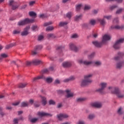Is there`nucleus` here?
<instances>
[{
    "mask_svg": "<svg viewBox=\"0 0 124 124\" xmlns=\"http://www.w3.org/2000/svg\"><path fill=\"white\" fill-rule=\"evenodd\" d=\"M38 115L40 117H52V114L44 112H38Z\"/></svg>",
    "mask_w": 124,
    "mask_h": 124,
    "instance_id": "f8f14e48",
    "label": "nucleus"
},
{
    "mask_svg": "<svg viewBox=\"0 0 124 124\" xmlns=\"http://www.w3.org/2000/svg\"><path fill=\"white\" fill-rule=\"evenodd\" d=\"M46 83L50 84L53 82V78H47L46 79Z\"/></svg>",
    "mask_w": 124,
    "mask_h": 124,
    "instance_id": "7c9ffc66",
    "label": "nucleus"
},
{
    "mask_svg": "<svg viewBox=\"0 0 124 124\" xmlns=\"http://www.w3.org/2000/svg\"><path fill=\"white\" fill-rule=\"evenodd\" d=\"M22 120V118H15L13 121V124H18L19 121Z\"/></svg>",
    "mask_w": 124,
    "mask_h": 124,
    "instance_id": "393cba45",
    "label": "nucleus"
},
{
    "mask_svg": "<svg viewBox=\"0 0 124 124\" xmlns=\"http://www.w3.org/2000/svg\"><path fill=\"white\" fill-rule=\"evenodd\" d=\"M29 15L31 17H34V18H36V13H35L33 12H29Z\"/></svg>",
    "mask_w": 124,
    "mask_h": 124,
    "instance_id": "f704fd0d",
    "label": "nucleus"
},
{
    "mask_svg": "<svg viewBox=\"0 0 124 124\" xmlns=\"http://www.w3.org/2000/svg\"><path fill=\"white\" fill-rule=\"evenodd\" d=\"M78 37V35L77 34H73L71 36V38H77Z\"/></svg>",
    "mask_w": 124,
    "mask_h": 124,
    "instance_id": "5fc2aeb1",
    "label": "nucleus"
},
{
    "mask_svg": "<svg viewBox=\"0 0 124 124\" xmlns=\"http://www.w3.org/2000/svg\"><path fill=\"white\" fill-rule=\"evenodd\" d=\"M124 38L117 40L113 45V48L116 49H120L121 48V43H124Z\"/></svg>",
    "mask_w": 124,
    "mask_h": 124,
    "instance_id": "39448f33",
    "label": "nucleus"
},
{
    "mask_svg": "<svg viewBox=\"0 0 124 124\" xmlns=\"http://www.w3.org/2000/svg\"><path fill=\"white\" fill-rule=\"evenodd\" d=\"M5 58H7V54L5 53H2L0 56V62L2 61L3 59H5Z\"/></svg>",
    "mask_w": 124,
    "mask_h": 124,
    "instance_id": "b1692460",
    "label": "nucleus"
},
{
    "mask_svg": "<svg viewBox=\"0 0 124 124\" xmlns=\"http://www.w3.org/2000/svg\"><path fill=\"white\" fill-rule=\"evenodd\" d=\"M62 65L63 67H64L65 68H67L68 67H70L72 64H71V62H63L62 63Z\"/></svg>",
    "mask_w": 124,
    "mask_h": 124,
    "instance_id": "dca6fc26",
    "label": "nucleus"
},
{
    "mask_svg": "<svg viewBox=\"0 0 124 124\" xmlns=\"http://www.w3.org/2000/svg\"><path fill=\"white\" fill-rule=\"evenodd\" d=\"M75 78L74 77H70V78H66L63 80V82L64 83H67L68 82H70V81H73V80H75Z\"/></svg>",
    "mask_w": 124,
    "mask_h": 124,
    "instance_id": "4be33fe9",
    "label": "nucleus"
},
{
    "mask_svg": "<svg viewBox=\"0 0 124 124\" xmlns=\"http://www.w3.org/2000/svg\"><path fill=\"white\" fill-rule=\"evenodd\" d=\"M39 97H41L42 101V104L44 105V106H45L46 104H47V99L46 97L43 96L41 95H39Z\"/></svg>",
    "mask_w": 124,
    "mask_h": 124,
    "instance_id": "f3484780",
    "label": "nucleus"
},
{
    "mask_svg": "<svg viewBox=\"0 0 124 124\" xmlns=\"http://www.w3.org/2000/svg\"><path fill=\"white\" fill-rule=\"evenodd\" d=\"M47 37L48 38H55L56 37V36H55V34H47Z\"/></svg>",
    "mask_w": 124,
    "mask_h": 124,
    "instance_id": "c9c22d12",
    "label": "nucleus"
},
{
    "mask_svg": "<svg viewBox=\"0 0 124 124\" xmlns=\"http://www.w3.org/2000/svg\"><path fill=\"white\" fill-rule=\"evenodd\" d=\"M78 124H85V122L83 121H79Z\"/></svg>",
    "mask_w": 124,
    "mask_h": 124,
    "instance_id": "774afa93",
    "label": "nucleus"
},
{
    "mask_svg": "<svg viewBox=\"0 0 124 124\" xmlns=\"http://www.w3.org/2000/svg\"><path fill=\"white\" fill-rule=\"evenodd\" d=\"M35 3V1H31L30 2L29 4H30V5L31 6V5H33V4H34Z\"/></svg>",
    "mask_w": 124,
    "mask_h": 124,
    "instance_id": "680f3d73",
    "label": "nucleus"
},
{
    "mask_svg": "<svg viewBox=\"0 0 124 124\" xmlns=\"http://www.w3.org/2000/svg\"><path fill=\"white\" fill-rule=\"evenodd\" d=\"M65 93H66V97L67 98H69V97H73V93H71V91L69 90H66L65 91Z\"/></svg>",
    "mask_w": 124,
    "mask_h": 124,
    "instance_id": "6ab92c4d",
    "label": "nucleus"
},
{
    "mask_svg": "<svg viewBox=\"0 0 124 124\" xmlns=\"http://www.w3.org/2000/svg\"><path fill=\"white\" fill-rule=\"evenodd\" d=\"M30 26L26 27L24 29V31L21 32V35L22 36H27L28 34H29V30H30Z\"/></svg>",
    "mask_w": 124,
    "mask_h": 124,
    "instance_id": "9b49d317",
    "label": "nucleus"
},
{
    "mask_svg": "<svg viewBox=\"0 0 124 124\" xmlns=\"http://www.w3.org/2000/svg\"><path fill=\"white\" fill-rule=\"evenodd\" d=\"M53 24L52 22L49 21L48 22H46L44 24V27H47V26H49V25H52Z\"/></svg>",
    "mask_w": 124,
    "mask_h": 124,
    "instance_id": "49530a36",
    "label": "nucleus"
},
{
    "mask_svg": "<svg viewBox=\"0 0 124 124\" xmlns=\"http://www.w3.org/2000/svg\"><path fill=\"white\" fill-rule=\"evenodd\" d=\"M62 103H59L58 104L57 108H62Z\"/></svg>",
    "mask_w": 124,
    "mask_h": 124,
    "instance_id": "e2e57ef3",
    "label": "nucleus"
},
{
    "mask_svg": "<svg viewBox=\"0 0 124 124\" xmlns=\"http://www.w3.org/2000/svg\"><path fill=\"white\" fill-rule=\"evenodd\" d=\"M43 38H44V37L43 35H40L38 36V40L39 41L42 40V39H43Z\"/></svg>",
    "mask_w": 124,
    "mask_h": 124,
    "instance_id": "bf43d9fd",
    "label": "nucleus"
},
{
    "mask_svg": "<svg viewBox=\"0 0 124 124\" xmlns=\"http://www.w3.org/2000/svg\"><path fill=\"white\" fill-rule=\"evenodd\" d=\"M91 106L94 108H101L102 107V104L100 102H95L92 103Z\"/></svg>",
    "mask_w": 124,
    "mask_h": 124,
    "instance_id": "4468645a",
    "label": "nucleus"
},
{
    "mask_svg": "<svg viewBox=\"0 0 124 124\" xmlns=\"http://www.w3.org/2000/svg\"><path fill=\"white\" fill-rule=\"evenodd\" d=\"M95 23H96V21H95V20L94 19H91L89 21V25L91 26H94L95 25Z\"/></svg>",
    "mask_w": 124,
    "mask_h": 124,
    "instance_id": "c756f323",
    "label": "nucleus"
},
{
    "mask_svg": "<svg viewBox=\"0 0 124 124\" xmlns=\"http://www.w3.org/2000/svg\"><path fill=\"white\" fill-rule=\"evenodd\" d=\"M34 22V19H30L29 18H26L24 20H21L18 22V26H24V25H26V24H29V23H33Z\"/></svg>",
    "mask_w": 124,
    "mask_h": 124,
    "instance_id": "20e7f679",
    "label": "nucleus"
},
{
    "mask_svg": "<svg viewBox=\"0 0 124 124\" xmlns=\"http://www.w3.org/2000/svg\"><path fill=\"white\" fill-rule=\"evenodd\" d=\"M57 117L59 121H62L63 119H67V118H69V115L66 113H61L58 115Z\"/></svg>",
    "mask_w": 124,
    "mask_h": 124,
    "instance_id": "6e6552de",
    "label": "nucleus"
},
{
    "mask_svg": "<svg viewBox=\"0 0 124 124\" xmlns=\"http://www.w3.org/2000/svg\"><path fill=\"white\" fill-rule=\"evenodd\" d=\"M124 0H106V1L109 2V1H117L118 3H122Z\"/></svg>",
    "mask_w": 124,
    "mask_h": 124,
    "instance_id": "2f4dec72",
    "label": "nucleus"
},
{
    "mask_svg": "<svg viewBox=\"0 0 124 124\" xmlns=\"http://www.w3.org/2000/svg\"><path fill=\"white\" fill-rule=\"evenodd\" d=\"M16 45V43H15L11 44L10 45H7L5 46V49H9V48L13 47V46H15Z\"/></svg>",
    "mask_w": 124,
    "mask_h": 124,
    "instance_id": "a878e982",
    "label": "nucleus"
},
{
    "mask_svg": "<svg viewBox=\"0 0 124 124\" xmlns=\"http://www.w3.org/2000/svg\"><path fill=\"white\" fill-rule=\"evenodd\" d=\"M111 39V36L110 35L108 34H105L103 36V39L102 41V42H98V41H93V44L95 47H97V48H100L101 47H102L103 46V44H105L106 42L108 41V40H110Z\"/></svg>",
    "mask_w": 124,
    "mask_h": 124,
    "instance_id": "f257e3e1",
    "label": "nucleus"
},
{
    "mask_svg": "<svg viewBox=\"0 0 124 124\" xmlns=\"http://www.w3.org/2000/svg\"><path fill=\"white\" fill-rule=\"evenodd\" d=\"M102 64V63L101 61H96L94 63L95 66H100Z\"/></svg>",
    "mask_w": 124,
    "mask_h": 124,
    "instance_id": "c85d7f7f",
    "label": "nucleus"
},
{
    "mask_svg": "<svg viewBox=\"0 0 124 124\" xmlns=\"http://www.w3.org/2000/svg\"><path fill=\"white\" fill-rule=\"evenodd\" d=\"M85 100V98H78V101H84Z\"/></svg>",
    "mask_w": 124,
    "mask_h": 124,
    "instance_id": "0e129e2a",
    "label": "nucleus"
},
{
    "mask_svg": "<svg viewBox=\"0 0 124 124\" xmlns=\"http://www.w3.org/2000/svg\"><path fill=\"white\" fill-rule=\"evenodd\" d=\"M46 17H47L46 14H43L39 15V17L42 18V19H44V18H46Z\"/></svg>",
    "mask_w": 124,
    "mask_h": 124,
    "instance_id": "8fccbe9b",
    "label": "nucleus"
},
{
    "mask_svg": "<svg viewBox=\"0 0 124 124\" xmlns=\"http://www.w3.org/2000/svg\"><path fill=\"white\" fill-rule=\"evenodd\" d=\"M117 5H113V6H111L110 7V9L111 10H113V9H115V8H117Z\"/></svg>",
    "mask_w": 124,
    "mask_h": 124,
    "instance_id": "6e6d98bb",
    "label": "nucleus"
},
{
    "mask_svg": "<svg viewBox=\"0 0 124 124\" xmlns=\"http://www.w3.org/2000/svg\"><path fill=\"white\" fill-rule=\"evenodd\" d=\"M26 86H27V84L26 83H20L19 84V88H25V87H26Z\"/></svg>",
    "mask_w": 124,
    "mask_h": 124,
    "instance_id": "09e8293b",
    "label": "nucleus"
},
{
    "mask_svg": "<svg viewBox=\"0 0 124 124\" xmlns=\"http://www.w3.org/2000/svg\"><path fill=\"white\" fill-rule=\"evenodd\" d=\"M98 13V10H94L93 11V14H97Z\"/></svg>",
    "mask_w": 124,
    "mask_h": 124,
    "instance_id": "69168bd1",
    "label": "nucleus"
},
{
    "mask_svg": "<svg viewBox=\"0 0 124 124\" xmlns=\"http://www.w3.org/2000/svg\"><path fill=\"white\" fill-rule=\"evenodd\" d=\"M53 30H54V27L52 26H48L46 29V31H53Z\"/></svg>",
    "mask_w": 124,
    "mask_h": 124,
    "instance_id": "a19ab883",
    "label": "nucleus"
},
{
    "mask_svg": "<svg viewBox=\"0 0 124 124\" xmlns=\"http://www.w3.org/2000/svg\"><path fill=\"white\" fill-rule=\"evenodd\" d=\"M42 48L43 47L41 45L36 46L34 49V50L31 51V55H32V56H35V55L38 53V51H40Z\"/></svg>",
    "mask_w": 124,
    "mask_h": 124,
    "instance_id": "0eeeda50",
    "label": "nucleus"
},
{
    "mask_svg": "<svg viewBox=\"0 0 124 124\" xmlns=\"http://www.w3.org/2000/svg\"><path fill=\"white\" fill-rule=\"evenodd\" d=\"M100 86L101 88L97 89L96 92H99V93H102V92H103V90H104L105 88H106V86H107V83L105 82H102L100 83Z\"/></svg>",
    "mask_w": 124,
    "mask_h": 124,
    "instance_id": "1a4fd4ad",
    "label": "nucleus"
},
{
    "mask_svg": "<svg viewBox=\"0 0 124 124\" xmlns=\"http://www.w3.org/2000/svg\"><path fill=\"white\" fill-rule=\"evenodd\" d=\"M49 72L48 69H44L41 71V74H45V73H49Z\"/></svg>",
    "mask_w": 124,
    "mask_h": 124,
    "instance_id": "4c0bfd02",
    "label": "nucleus"
},
{
    "mask_svg": "<svg viewBox=\"0 0 124 124\" xmlns=\"http://www.w3.org/2000/svg\"><path fill=\"white\" fill-rule=\"evenodd\" d=\"M103 18L104 19H106L107 20H111L112 18V16H104Z\"/></svg>",
    "mask_w": 124,
    "mask_h": 124,
    "instance_id": "ea45409f",
    "label": "nucleus"
},
{
    "mask_svg": "<svg viewBox=\"0 0 124 124\" xmlns=\"http://www.w3.org/2000/svg\"><path fill=\"white\" fill-rule=\"evenodd\" d=\"M123 66H124V60L118 62L116 63V68H117L118 69H121V68L123 67Z\"/></svg>",
    "mask_w": 124,
    "mask_h": 124,
    "instance_id": "2eb2a0df",
    "label": "nucleus"
},
{
    "mask_svg": "<svg viewBox=\"0 0 124 124\" xmlns=\"http://www.w3.org/2000/svg\"><path fill=\"white\" fill-rule=\"evenodd\" d=\"M33 100H32V99H30V100H29V103L30 104H31V105H32V104H33Z\"/></svg>",
    "mask_w": 124,
    "mask_h": 124,
    "instance_id": "338daca9",
    "label": "nucleus"
},
{
    "mask_svg": "<svg viewBox=\"0 0 124 124\" xmlns=\"http://www.w3.org/2000/svg\"><path fill=\"white\" fill-rule=\"evenodd\" d=\"M68 24V22H61L59 23V26L60 27H63V26H66Z\"/></svg>",
    "mask_w": 124,
    "mask_h": 124,
    "instance_id": "72a5a7b5",
    "label": "nucleus"
},
{
    "mask_svg": "<svg viewBox=\"0 0 124 124\" xmlns=\"http://www.w3.org/2000/svg\"><path fill=\"white\" fill-rule=\"evenodd\" d=\"M9 2V5H10V6H12V9L13 10H15L16 9H17L18 7H19V5H18L17 2L14 1V0H10Z\"/></svg>",
    "mask_w": 124,
    "mask_h": 124,
    "instance_id": "423d86ee",
    "label": "nucleus"
},
{
    "mask_svg": "<svg viewBox=\"0 0 124 124\" xmlns=\"http://www.w3.org/2000/svg\"><path fill=\"white\" fill-rule=\"evenodd\" d=\"M19 104H20V102H16L15 103H13L12 104V105H13L14 106H17V105H19Z\"/></svg>",
    "mask_w": 124,
    "mask_h": 124,
    "instance_id": "4d7b16f0",
    "label": "nucleus"
},
{
    "mask_svg": "<svg viewBox=\"0 0 124 124\" xmlns=\"http://www.w3.org/2000/svg\"><path fill=\"white\" fill-rule=\"evenodd\" d=\"M122 110L123 108H122V107L119 108L117 110V113L119 115H122V114H123Z\"/></svg>",
    "mask_w": 124,
    "mask_h": 124,
    "instance_id": "58836bf2",
    "label": "nucleus"
},
{
    "mask_svg": "<svg viewBox=\"0 0 124 124\" xmlns=\"http://www.w3.org/2000/svg\"><path fill=\"white\" fill-rule=\"evenodd\" d=\"M79 63H83V64H84V65H91L93 63V62L92 61H87L85 60L83 61V60H79L78 61Z\"/></svg>",
    "mask_w": 124,
    "mask_h": 124,
    "instance_id": "ddd939ff",
    "label": "nucleus"
},
{
    "mask_svg": "<svg viewBox=\"0 0 124 124\" xmlns=\"http://www.w3.org/2000/svg\"><path fill=\"white\" fill-rule=\"evenodd\" d=\"M94 114H90L89 116H88V119L89 120H93V119H94Z\"/></svg>",
    "mask_w": 124,
    "mask_h": 124,
    "instance_id": "de8ad7c7",
    "label": "nucleus"
},
{
    "mask_svg": "<svg viewBox=\"0 0 124 124\" xmlns=\"http://www.w3.org/2000/svg\"><path fill=\"white\" fill-rule=\"evenodd\" d=\"M32 63H33L35 65H38V64H41L42 62L38 59H35L32 61Z\"/></svg>",
    "mask_w": 124,
    "mask_h": 124,
    "instance_id": "aec40b11",
    "label": "nucleus"
},
{
    "mask_svg": "<svg viewBox=\"0 0 124 124\" xmlns=\"http://www.w3.org/2000/svg\"><path fill=\"white\" fill-rule=\"evenodd\" d=\"M108 91L110 93H111L116 94L119 98H123L124 97V94L122 93L120 89L118 87H109Z\"/></svg>",
    "mask_w": 124,
    "mask_h": 124,
    "instance_id": "7ed1b4c3",
    "label": "nucleus"
},
{
    "mask_svg": "<svg viewBox=\"0 0 124 124\" xmlns=\"http://www.w3.org/2000/svg\"><path fill=\"white\" fill-rule=\"evenodd\" d=\"M111 28L113 30H121V29H122V27L120 26L119 25H116L115 26H112Z\"/></svg>",
    "mask_w": 124,
    "mask_h": 124,
    "instance_id": "cd10ccee",
    "label": "nucleus"
},
{
    "mask_svg": "<svg viewBox=\"0 0 124 124\" xmlns=\"http://www.w3.org/2000/svg\"><path fill=\"white\" fill-rule=\"evenodd\" d=\"M97 21L99 22L101 26H104L106 24V21H105V19L104 18H103V19L98 18Z\"/></svg>",
    "mask_w": 124,
    "mask_h": 124,
    "instance_id": "412c9836",
    "label": "nucleus"
},
{
    "mask_svg": "<svg viewBox=\"0 0 124 124\" xmlns=\"http://www.w3.org/2000/svg\"><path fill=\"white\" fill-rule=\"evenodd\" d=\"M29 106V102H22L21 104V107H27Z\"/></svg>",
    "mask_w": 124,
    "mask_h": 124,
    "instance_id": "bb28decb",
    "label": "nucleus"
},
{
    "mask_svg": "<svg viewBox=\"0 0 124 124\" xmlns=\"http://www.w3.org/2000/svg\"><path fill=\"white\" fill-rule=\"evenodd\" d=\"M55 84H60L61 83V81L59 79H56L54 81Z\"/></svg>",
    "mask_w": 124,
    "mask_h": 124,
    "instance_id": "052dcab7",
    "label": "nucleus"
},
{
    "mask_svg": "<svg viewBox=\"0 0 124 124\" xmlns=\"http://www.w3.org/2000/svg\"><path fill=\"white\" fill-rule=\"evenodd\" d=\"M21 32V31L19 30H15L13 31L14 34H19Z\"/></svg>",
    "mask_w": 124,
    "mask_h": 124,
    "instance_id": "864d4df0",
    "label": "nucleus"
},
{
    "mask_svg": "<svg viewBox=\"0 0 124 124\" xmlns=\"http://www.w3.org/2000/svg\"><path fill=\"white\" fill-rule=\"evenodd\" d=\"M89 23H83L82 25V28H84V29H89V27H90Z\"/></svg>",
    "mask_w": 124,
    "mask_h": 124,
    "instance_id": "473e14b6",
    "label": "nucleus"
},
{
    "mask_svg": "<svg viewBox=\"0 0 124 124\" xmlns=\"http://www.w3.org/2000/svg\"><path fill=\"white\" fill-rule=\"evenodd\" d=\"M95 55V53L93 52L90 55H88V58L89 60H91V59H93V57H94Z\"/></svg>",
    "mask_w": 124,
    "mask_h": 124,
    "instance_id": "e433bc0d",
    "label": "nucleus"
},
{
    "mask_svg": "<svg viewBox=\"0 0 124 124\" xmlns=\"http://www.w3.org/2000/svg\"><path fill=\"white\" fill-rule=\"evenodd\" d=\"M122 11H124V9L120 8V9L117 10V11L116 12V14H121V13H122Z\"/></svg>",
    "mask_w": 124,
    "mask_h": 124,
    "instance_id": "c03bdc74",
    "label": "nucleus"
},
{
    "mask_svg": "<svg viewBox=\"0 0 124 124\" xmlns=\"http://www.w3.org/2000/svg\"><path fill=\"white\" fill-rule=\"evenodd\" d=\"M93 76V74H89L86 75L84 76V79L82 80L81 85L82 87H85L86 86H88L90 84H92L93 83V80H92V78Z\"/></svg>",
    "mask_w": 124,
    "mask_h": 124,
    "instance_id": "f03ea898",
    "label": "nucleus"
},
{
    "mask_svg": "<svg viewBox=\"0 0 124 124\" xmlns=\"http://www.w3.org/2000/svg\"><path fill=\"white\" fill-rule=\"evenodd\" d=\"M69 48L72 51H74V52H77L78 51V49L77 48V46L74 43H71L69 44Z\"/></svg>",
    "mask_w": 124,
    "mask_h": 124,
    "instance_id": "9d476101",
    "label": "nucleus"
},
{
    "mask_svg": "<svg viewBox=\"0 0 124 124\" xmlns=\"http://www.w3.org/2000/svg\"><path fill=\"white\" fill-rule=\"evenodd\" d=\"M66 16L67 18H68L69 19H70V18H71V17H72V13L69 12V13H67Z\"/></svg>",
    "mask_w": 124,
    "mask_h": 124,
    "instance_id": "37998d69",
    "label": "nucleus"
},
{
    "mask_svg": "<svg viewBox=\"0 0 124 124\" xmlns=\"http://www.w3.org/2000/svg\"><path fill=\"white\" fill-rule=\"evenodd\" d=\"M31 29L32 30L34 31H37L38 30V28H37V26L36 25H34L31 27Z\"/></svg>",
    "mask_w": 124,
    "mask_h": 124,
    "instance_id": "3c124183",
    "label": "nucleus"
},
{
    "mask_svg": "<svg viewBox=\"0 0 124 124\" xmlns=\"http://www.w3.org/2000/svg\"><path fill=\"white\" fill-rule=\"evenodd\" d=\"M119 22V18H116L113 20V23L116 24V23H118Z\"/></svg>",
    "mask_w": 124,
    "mask_h": 124,
    "instance_id": "13d9d810",
    "label": "nucleus"
},
{
    "mask_svg": "<svg viewBox=\"0 0 124 124\" xmlns=\"http://www.w3.org/2000/svg\"><path fill=\"white\" fill-rule=\"evenodd\" d=\"M91 9V6L86 5L84 7V10H89Z\"/></svg>",
    "mask_w": 124,
    "mask_h": 124,
    "instance_id": "603ef678",
    "label": "nucleus"
},
{
    "mask_svg": "<svg viewBox=\"0 0 124 124\" xmlns=\"http://www.w3.org/2000/svg\"><path fill=\"white\" fill-rule=\"evenodd\" d=\"M124 53L123 52H118V56H116L114 58V61H119L120 60V58H122V57H124Z\"/></svg>",
    "mask_w": 124,
    "mask_h": 124,
    "instance_id": "a211bd4d",
    "label": "nucleus"
},
{
    "mask_svg": "<svg viewBox=\"0 0 124 124\" xmlns=\"http://www.w3.org/2000/svg\"><path fill=\"white\" fill-rule=\"evenodd\" d=\"M40 79H45V78L43 75L39 76L33 78V82H35V81H37V80H40Z\"/></svg>",
    "mask_w": 124,
    "mask_h": 124,
    "instance_id": "5701e85b",
    "label": "nucleus"
},
{
    "mask_svg": "<svg viewBox=\"0 0 124 124\" xmlns=\"http://www.w3.org/2000/svg\"><path fill=\"white\" fill-rule=\"evenodd\" d=\"M38 121V118H32L30 120V122L32 124H34V123H36Z\"/></svg>",
    "mask_w": 124,
    "mask_h": 124,
    "instance_id": "79ce46f5",
    "label": "nucleus"
},
{
    "mask_svg": "<svg viewBox=\"0 0 124 124\" xmlns=\"http://www.w3.org/2000/svg\"><path fill=\"white\" fill-rule=\"evenodd\" d=\"M48 103L50 104V105H55V104H56V102L53 100H50Z\"/></svg>",
    "mask_w": 124,
    "mask_h": 124,
    "instance_id": "a18cd8bd",
    "label": "nucleus"
}]
</instances>
